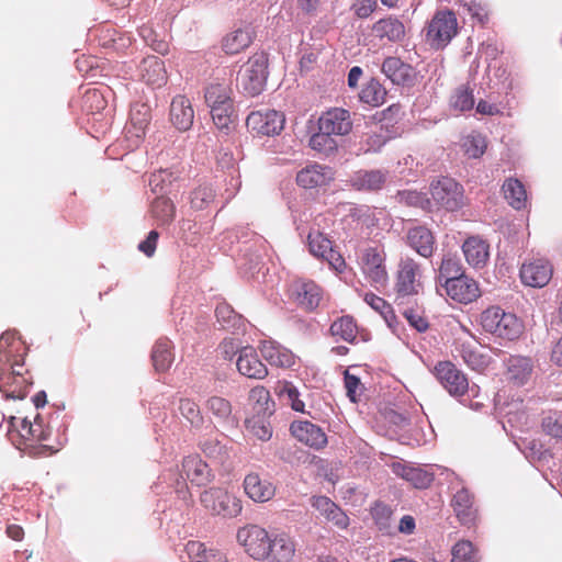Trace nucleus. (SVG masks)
<instances>
[{
	"instance_id": "obj_1",
	"label": "nucleus",
	"mask_w": 562,
	"mask_h": 562,
	"mask_svg": "<svg viewBox=\"0 0 562 562\" xmlns=\"http://www.w3.org/2000/svg\"><path fill=\"white\" fill-rule=\"evenodd\" d=\"M204 99L215 126L228 133L233 125V90L226 82H212L205 88Z\"/></svg>"
},
{
	"instance_id": "obj_2",
	"label": "nucleus",
	"mask_w": 562,
	"mask_h": 562,
	"mask_svg": "<svg viewBox=\"0 0 562 562\" xmlns=\"http://www.w3.org/2000/svg\"><path fill=\"white\" fill-rule=\"evenodd\" d=\"M268 77V57L266 53L254 54L238 72L237 81L243 91L249 95L259 94Z\"/></svg>"
},
{
	"instance_id": "obj_3",
	"label": "nucleus",
	"mask_w": 562,
	"mask_h": 562,
	"mask_svg": "<svg viewBox=\"0 0 562 562\" xmlns=\"http://www.w3.org/2000/svg\"><path fill=\"white\" fill-rule=\"evenodd\" d=\"M481 324L486 331L508 340L518 338L522 331V325L514 314L496 306L482 313Z\"/></svg>"
},
{
	"instance_id": "obj_4",
	"label": "nucleus",
	"mask_w": 562,
	"mask_h": 562,
	"mask_svg": "<svg viewBox=\"0 0 562 562\" xmlns=\"http://www.w3.org/2000/svg\"><path fill=\"white\" fill-rule=\"evenodd\" d=\"M202 505L210 512L223 517H236L241 512V501L222 488H210L201 494Z\"/></svg>"
},
{
	"instance_id": "obj_5",
	"label": "nucleus",
	"mask_w": 562,
	"mask_h": 562,
	"mask_svg": "<svg viewBox=\"0 0 562 562\" xmlns=\"http://www.w3.org/2000/svg\"><path fill=\"white\" fill-rule=\"evenodd\" d=\"M458 22L456 14L450 10L438 11L430 21L427 38L436 48L445 47L457 34Z\"/></svg>"
},
{
	"instance_id": "obj_6",
	"label": "nucleus",
	"mask_w": 562,
	"mask_h": 562,
	"mask_svg": "<svg viewBox=\"0 0 562 562\" xmlns=\"http://www.w3.org/2000/svg\"><path fill=\"white\" fill-rule=\"evenodd\" d=\"M395 289L397 300L417 295L423 290L422 269L415 260L406 258L400 262Z\"/></svg>"
},
{
	"instance_id": "obj_7",
	"label": "nucleus",
	"mask_w": 562,
	"mask_h": 562,
	"mask_svg": "<svg viewBox=\"0 0 562 562\" xmlns=\"http://www.w3.org/2000/svg\"><path fill=\"white\" fill-rule=\"evenodd\" d=\"M271 536L268 531L257 525H249L240 528L237 532V541L245 548V551L254 559L262 561Z\"/></svg>"
},
{
	"instance_id": "obj_8",
	"label": "nucleus",
	"mask_w": 562,
	"mask_h": 562,
	"mask_svg": "<svg viewBox=\"0 0 562 562\" xmlns=\"http://www.w3.org/2000/svg\"><path fill=\"white\" fill-rule=\"evenodd\" d=\"M310 252L328 262L329 267L341 272L345 269L342 256L333 248L331 240L319 231L312 229L307 236Z\"/></svg>"
},
{
	"instance_id": "obj_9",
	"label": "nucleus",
	"mask_w": 562,
	"mask_h": 562,
	"mask_svg": "<svg viewBox=\"0 0 562 562\" xmlns=\"http://www.w3.org/2000/svg\"><path fill=\"white\" fill-rule=\"evenodd\" d=\"M384 252L378 248H368L361 256V269L368 281L380 290L387 284Z\"/></svg>"
},
{
	"instance_id": "obj_10",
	"label": "nucleus",
	"mask_w": 562,
	"mask_h": 562,
	"mask_svg": "<svg viewBox=\"0 0 562 562\" xmlns=\"http://www.w3.org/2000/svg\"><path fill=\"white\" fill-rule=\"evenodd\" d=\"M431 196L437 205L448 211H454L463 203L462 188L448 177H443L431 184Z\"/></svg>"
},
{
	"instance_id": "obj_11",
	"label": "nucleus",
	"mask_w": 562,
	"mask_h": 562,
	"mask_svg": "<svg viewBox=\"0 0 562 562\" xmlns=\"http://www.w3.org/2000/svg\"><path fill=\"white\" fill-rule=\"evenodd\" d=\"M247 127L260 135L279 134L284 124V117L276 110H260L251 112L246 120Z\"/></svg>"
},
{
	"instance_id": "obj_12",
	"label": "nucleus",
	"mask_w": 562,
	"mask_h": 562,
	"mask_svg": "<svg viewBox=\"0 0 562 562\" xmlns=\"http://www.w3.org/2000/svg\"><path fill=\"white\" fill-rule=\"evenodd\" d=\"M435 374L442 386L453 396L463 395L469 387L465 375L450 361L439 362L435 367Z\"/></svg>"
},
{
	"instance_id": "obj_13",
	"label": "nucleus",
	"mask_w": 562,
	"mask_h": 562,
	"mask_svg": "<svg viewBox=\"0 0 562 562\" xmlns=\"http://www.w3.org/2000/svg\"><path fill=\"white\" fill-rule=\"evenodd\" d=\"M352 128V121L348 110L333 108L324 112L318 119V130L337 136L347 135Z\"/></svg>"
},
{
	"instance_id": "obj_14",
	"label": "nucleus",
	"mask_w": 562,
	"mask_h": 562,
	"mask_svg": "<svg viewBox=\"0 0 562 562\" xmlns=\"http://www.w3.org/2000/svg\"><path fill=\"white\" fill-rule=\"evenodd\" d=\"M291 295L299 306L315 310L323 300V291L314 281L297 280L291 285Z\"/></svg>"
},
{
	"instance_id": "obj_15",
	"label": "nucleus",
	"mask_w": 562,
	"mask_h": 562,
	"mask_svg": "<svg viewBox=\"0 0 562 562\" xmlns=\"http://www.w3.org/2000/svg\"><path fill=\"white\" fill-rule=\"evenodd\" d=\"M273 482L259 473L251 472L244 479V491L246 495L256 503H266L276 494Z\"/></svg>"
},
{
	"instance_id": "obj_16",
	"label": "nucleus",
	"mask_w": 562,
	"mask_h": 562,
	"mask_svg": "<svg viewBox=\"0 0 562 562\" xmlns=\"http://www.w3.org/2000/svg\"><path fill=\"white\" fill-rule=\"evenodd\" d=\"M552 266L549 261L537 259L522 265L520 278L524 284L532 288H542L548 284L552 278Z\"/></svg>"
},
{
	"instance_id": "obj_17",
	"label": "nucleus",
	"mask_w": 562,
	"mask_h": 562,
	"mask_svg": "<svg viewBox=\"0 0 562 562\" xmlns=\"http://www.w3.org/2000/svg\"><path fill=\"white\" fill-rule=\"evenodd\" d=\"M441 286L445 288L447 295L460 303L467 304L480 296L477 283L467 276L453 278L449 280V282H445Z\"/></svg>"
},
{
	"instance_id": "obj_18",
	"label": "nucleus",
	"mask_w": 562,
	"mask_h": 562,
	"mask_svg": "<svg viewBox=\"0 0 562 562\" xmlns=\"http://www.w3.org/2000/svg\"><path fill=\"white\" fill-rule=\"evenodd\" d=\"M290 430L299 441L316 450L324 448L327 443V437L323 429L311 422H293Z\"/></svg>"
},
{
	"instance_id": "obj_19",
	"label": "nucleus",
	"mask_w": 562,
	"mask_h": 562,
	"mask_svg": "<svg viewBox=\"0 0 562 562\" xmlns=\"http://www.w3.org/2000/svg\"><path fill=\"white\" fill-rule=\"evenodd\" d=\"M295 553V544L285 533L271 536L269 548L262 562H291Z\"/></svg>"
},
{
	"instance_id": "obj_20",
	"label": "nucleus",
	"mask_w": 562,
	"mask_h": 562,
	"mask_svg": "<svg viewBox=\"0 0 562 562\" xmlns=\"http://www.w3.org/2000/svg\"><path fill=\"white\" fill-rule=\"evenodd\" d=\"M333 179V170L329 167L317 164L305 167L296 176L297 184L305 189L325 187Z\"/></svg>"
},
{
	"instance_id": "obj_21",
	"label": "nucleus",
	"mask_w": 562,
	"mask_h": 562,
	"mask_svg": "<svg viewBox=\"0 0 562 562\" xmlns=\"http://www.w3.org/2000/svg\"><path fill=\"white\" fill-rule=\"evenodd\" d=\"M236 366L243 375L250 379H263L268 374L267 367L259 360L252 347H244L239 350Z\"/></svg>"
},
{
	"instance_id": "obj_22",
	"label": "nucleus",
	"mask_w": 562,
	"mask_h": 562,
	"mask_svg": "<svg viewBox=\"0 0 562 562\" xmlns=\"http://www.w3.org/2000/svg\"><path fill=\"white\" fill-rule=\"evenodd\" d=\"M194 119L191 102L183 95L173 98L170 105V121L179 131H188Z\"/></svg>"
},
{
	"instance_id": "obj_23",
	"label": "nucleus",
	"mask_w": 562,
	"mask_h": 562,
	"mask_svg": "<svg viewBox=\"0 0 562 562\" xmlns=\"http://www.w3.org/2000/svg\"><path fill=\"white\" fill-rule=\"evenodd\" d=\"M506 376L516 385L526 384L533 372V361L525 356H512L506 363Z\"/></svg>"
},
{
	"instance_id": "obj_24",
	"label": "nucleus",
	"mask_w": 562,
	"mask_h": 562,
	"mask_svg": "<svg viewBox=\"0 0 562 562\" xmlns=\"http://www.w3.org/2000/svg\"><path fill=\"white\" fill-rule=\"evenodd\" d=\"M312 506L336 527L340 529L348 527V516L330 498L326 496L313 497Z\"/></svg>"
},
{
	"instance_id": "obj_25",
	"label": "nucleus",
	"mask_w": 562,
	"mask_h": 562,
	"mask_svg": "<svg viewBox=\"0 0 562 562\" xmlns=\"http://www.w3.org/2000/svg\"><path fill=\"white\" fill-rule=\"evenodd\" d=\"M260 351L271 366L290 368L295 362V356L289 349L272 340H263L260 345Z\"/></svg>"
},
{
	"instance_id": "obj_26",
	"label": "nucleus",
	"mask_w": 562,
	"mask_h": 562,
	"mask_svg": "<svg viewBox=\"0 0 562 562\" xmlns=\"http://www.w3.org/2000/svg\"><path fill=\"white\" fill-rule=\"evenodd\" d=\"M408 245L420 256L428 258L432 255L435 248V238L432 233L425 226H416L407 232Z\"/></svg>"
},
{
	"instance_id": "obj_27",
	"label": "nucleus",
	"mask_w": 562,
	"mask_h": 562,
	"mask_svg": "<svg viewBox=\"0 0 562 562\" xmlns=\"http://www.w3.org/2000/svg\"><path fill=\"white\" fill-rule=\"evenodd\" d=\"M387 173L383 170H359L350 178V184L357 190H380L386 182Z\"/></svg>"
},
{
	"instance_id": "obj_28",
	"label": "nucleus",
	"mask_w": 562,
	"mask_h": 562,
	"mask_svg": "<svg viewBox=\"0 0 562 562\" xmlns=\"http://www.w3.org/2000/svg\"><path fill=\"white\" fill-rule=\"evenodd\" d=\"M462 249L470 266L482 268L486 265L490 250L485 240L479 237H470L463 243Z\"/></svg>"
},
{
	"instance_id": "obj_29",
	"label": "nucleus",
	"mask_w": 562,
	"mask_h": 562,
	"mask_svg": "<svg viewBox=\"0 0 562 562\" xmlns=\"http://www.w3.org/2000/svg\"><path fill=\"white\" fill-rule=\"evenodd\" d=\"M382 72L395 85H406L413 80V68L397 57H387L382 64Z\"/></svg>"
},
{
	"instance_id": "obj_30",
	"label": "nucleus",
	"mask_w": 562,
	"mask_h": 562,
	"mask_svg": "<svg viewBox=\"0 0 562 562\" xmlns=\"http://www.w3.org/2000/svg\"><path fill=\"white\" fill-rule=\"evenodd\" d=\"M391 468L395 475L411 482L417 488H426L432 482V475L419 468L400 461L393 462Z\"/></svg>"
},
{
	"instance_id": "obj_31",
	"label": "nucleus",
	"mask_w": 562,
	"mask_h": 562,
	"mask_svg": "<svg viewBox=\"0 0 562 562\" xmlns=\"http://www.w3.org/2000/svg\"><path fill=\"white\" fill-rule=\"evenodd\" d=\"M182 471L196 485H204L211 479L209 465L199 456L187 457L182 462Z\"/></svg>"
},
{
	"instance_id": "obj_32",
	"label": "nucleus",
	"mask_w": 562,
	"mask_h": 562,
	"mask_svg": "<svg viewBox=\"0 0 562 562\" xmlns=\"http://www.w3.org/2000/svg\"><path fill=\"white\" fill-rule=\"evenodd\" d=\"M254 31L251 26L238 27L224 37L223 49L227 54H238L250 45Z\"/></svg>"
},
{
	"instance_id": "obj_33",
	"label": "nucleus",
	"mask_w": 562,
	"mask_h": 562,
	"mask_svg": "<svg viewBox=\"0 0 562 562\" xmlns=\"http://www.w3.org/2000/svg\"><path fill=\"white\" fill-rule=\"evenodd\" d=\"M373 33L381 40L386 38L389 42H397L404 37L405 27L400 20L386 18L374 23Z\"/></svg>"
},
{
	"instance_id": "obj_34",
	"label": "nucleus",
	"mask_w": 562,
	"mask_h": 562,
	"mask_svg": "<svg viewBox=\"0 0 562 562\" xmlns=\"http://www.w3.org/2000/svg\"><path fill=\"white\" fill-rule=\"evenodd\" d=\"M186 550L192 562H228L224 553L207 549L204 543L199 541H189Z\"/></svg>"
},
{
	"instance_id": "obj_35",
	"label": "nucleus",
	"mask_w": 562,
	"mask_h": 562,
	"mask_svg": "<svg viewBox=\"0 0 562 562\" xmlns=\"http://www.w3.org/2000/svg\"><path fill=\"white\" fill-rule=\"evenodd\" d=\"M142 77L148 85L160 87L166 81L164 61L155 56L145 58L142 64Z\"/></svg>"
},
{
	"instance_id": "obj_36",
	"label": "nucleus",
	"mask_w": 562,
	"mask_h": 562,
	"mask_svg": "<svg viewBox=\"0 0 562 562\" xmlns=\"http://www.w3.org/2000/svg\"><path fill=\"white\" fill-rule=\"evenodd\" d=\"M477 348L479 345L473 338L459 342L457 347V351L463 361L474 370H480L487 362L485 357L479 352Z\"/></svg>"
},
{
	"instance_id": "obj_37",
	"label": "nucleus",
	"mask_w": 562,
	"mask_h": 562,
	"mask_svg": "<svg viewBox=\"0 0 562 562\" xmlns=\"http://www.w3.org/2000/svg\"><path fill=\"white\" fill-rule=\"evenodd\" d=\"M504 196L516 210H520L526 205L527 193L524 184L517 179H508L503 184Z\"/></svg>"
},
{
	"instance_id": "obj_38",
	"label": "nucleus",
	"mask_w": 562,
	"mask_h": 562,
	"mask_svg": "<svg viewBox=\"0 0 562 562\" xmlns=\"http://www.w3.org/2000/svg\"><path fill=\"white\" fill-rule=\"evenodd\" d=\"M150 108L146 103L133 104L130 113L131 126L136 137L145 134V130L150 122Z\"/></svg>"
},
{
	"instance_id": "obj_39",
	"label": "nucleus",
	"mask_w": 562,
	"mask_h": 562,
	"mask_svg": "<svg viewBox=\"0 0 562 562\" xmlns=\"http://www.w3.org/2000/svg\"><path fill=\"white\" fill-rule=\"evenodd\" d=\"M452 505L457 516L462 522L467 524L473 519V497L468 490L461 488L458 491L453 497Z\"/></svg>"
},
{
	"instance_id": "obj_40",
	"label": "nucleus",
	"mask_w": 562,
	"mask_h": 562,
	"mask_svg": "<svg viewBox=\"0 0 562 562\" xmlns=\"http://www.w3.org/2000/svg\"><path fill=\"white\" fill-rule=\"evenodd\" d=\"M331 335L347 342H353L358 335V327L350 316H342L330 326Z\"/></svg>"
},
{
	"instance_id": "obj_41",
	"label": "nucleus",
	"mask_w": 562,
	"mask_h": 562,
	"mask_svg": "<svg viewBox=\"0 0 562 562\" xmlns=\"http://www.w3.org/2000/svg\"><path fill=\"white\" fill-rule=\"evenodd\" d=\"M175 213L173 203L165 195H158L151 204L153 216L162 225L171 223Z\"/></svg>"
},
{
	"instance_id": "obj_42",
	"label": "nucleus",
	"mask_w": 562,
	"mask_h": 562,
	"mask_svg": "<svg viewBox=\"0 0 562 562\" xmlns=\"http://www.w3.org/2000/svg\"><path fill=\"white\" fill-rule=\"evenodd\" d=\"M151 359L157 371H166L173 361L170 341H157L153 349Z\"/></svg>"
},
{
	"instance_id": "obj_43",
	"label": "nucleus",
	"mask_w": 562,
	"mask_h": 562,
	"mask_svg": "<svg viewBox=\"0 0 562 562\" xmlns=\"http://www.w3.org/2000/svg\"><path fill=\"white\" fill-rule=\"evenodd\" d=\"M450 106L457 112L472 110L474 106L472 91L465 86L458 87L450 97Z\"/></svg>"
},
{
	"instance_id": "obj_44",
	"label": "nucleus",
	"mask_w": 562,
	"mask_h": 562,
	"mask_svg": "<svg viewBox=\"0 0 562 562\" xmlns=\"http://www.w3.org/2000/svg\"><path fill=\"white\" fill-rule=\"evenodd\" d=\"M386 91L376 80L368 82L360 92V100L373 106L382 104L385 100Z\"/></svg>"
},
{
	"instance_id": "obj_45",
	"label": "nucleus",
	"mask_w": 562,
	"mask_h": 562,
	"mask_svg": "<svg viewBox=\"0 0 562 562\" xmlns=\"http://www.w3.org/2000/svg\"><path fill=\"white\" fill-rule=\"evenodd\" d=\"M462 147L468 157L479 158L485 153L487 143L485 136L480 133L472 132L463 138Z\"/></svg>"
},
{
	"instance_id": "obj_46",
	"label": "nucleus",
	"mask_w": 562,
	"mask_h": 562,
	"mask_svg": "<svg viewBox=\"0 0 562 562\" xmlns=\"http://www.w3.org/2000/svg\"><path fill=\"white\" fill-rule=\"evenodd\" d=\"M331 136L333 134L318 130V132L313 134L310 138L311 148L324 155L335 153L337 143Z\"/></svg>"
},
{
	"instance_id": "obj_47",
	"label": "nucleus",
	"mask_w": 562,
	"mask_h": 562,
	"mask_svg": "<svg viewBox=\"0 0 562 562\" xmlns=\"http://www.w3.org/2000/svg\"><path fill=\"white\" fill-rule=\"evenodd\" d=\"M462 276V266L460 261L451 256L443 257L438 277L440 285L445 282H449V280H452L453 278H460Z\"/></svg>"
},
{
	"instance_id": "obj_48",
	"label": "nucleus",
	"mask_w": 562,
	"mask_h": 562,
	"mask_svg": "<svg viewBox=\"0 0 562 562\" xmlns=\"http://www.w3.org/2000/svg\"><path fill=\"white\" fill-rule=\"evenodd\" d=\"M201 449L215 463H223L228 457L226 446L216 438L205 439L201 443Z\"/></svg>"
},
{
	"instance_id": "obj_49",
	"label": "nucleus",
	"mask_w": 562,
	"mask_h": 562,
	"mask_svg": "<svg viewBox=\"0 0 562 562\" xmlns=\"http://www.w3.org/2000/svg\"><path fill=\"white\" fill-rule=\"evenodd\" d=\"M214 196L215 194L211 187L201 184L191 192V206L195 210H203L214 200Z\"/></svg>"
},
{
	"instance_id": "obj_50",
	"label": "nucleus",
	"mask_w": 562,
	"mask_h": 562,
	"mask_svg": "<svg viewBox=\"0 0 562 562\" xmlns=\"http://www.w3.org/2000/svg\"><path fill=\"white\" fill-rule=\"evenodd\" d=\"M451 562H479L476 551L470 541H459L452 549Z\"/></svg>"
},
{
	"instance_id": "obj_51",
	"label": "nucleus",
	"mask_w": 562,
	"mask_h": 562,
	"mask_svg": "<svg viewBox=\"0 0 562 562\" xmlns=\"http://www.w3.org/2000/svg\"><path fill=\"white\" fill-rule=\"evenodd\" d=\"M400 203L409 205V206H418L420 209H430L431 202L428 198H426L425 194L417 192V191H411V190H404L400 191L396 195Z\"/></svg>"
},
{
	"instance_id": "obj_52",
	"label": "nucleus",
	"mask_w": 562,
	"mask_h": 562,
	"mask_svg": "<svg viewBox=\"0 0 562 562\" xmlns=\"http://www.w3.org/2000/svg\"><path fill=\"white\" fill-rule=\"evenodd\" d=\"M206 408L217 418L227 420L232 415L231 403L220 396H212L206 402Z\"/></svg>"
},
{
	"instance_id": "obj_53",
	"label": "nucleus",
	"mask_w": 562,
	"mask_h": 562,
	"mask_svg": "<svg viewBox=\"0 0 562 562\" xmlns=\"http://www.w3.org/2000/svg\"><path fill=\"white\" fill-rule=\"evenodd\" d=\"M279 394L291 405L292 409L304 412V403L300 400V393L292 383L284 382L280 385Z\"/></svg>"
},
{
	"instance_id": "obj_54",
	"label": "nucleus",
	"mask_w": 562,
	"mask_h": 562,
	"mask_svg": "<svg viewBox=\"0 0 562 562\" xmlns=\"http://www.w3.org/2000/svg\"><path fill=\"white\" fill-rule=\"evenodd\" d=\"M458 4L471 15L472 19L483 23L487 19V9L480 0H458Z\"/></svg>"
},
{
	"instance_id": "obj_55",
	"label": "nucleus",
	"mask_w": 562,
	"mask_h": 562,
	"mask_svg": "<svg viewBox=\"0 0 562 562\" xmlns=\"http://www.w3.org/2000/svg\"><path fill=\"white\" fill-rule=\"evenodd\" d=\"M171 184V173L167 170H159L151 175L149 187L151 191L158 195H164L167 188Z\"/></svg>"
},
{
	"instance_id": "obj_56",
	"label": "nucleus",
	"mask_w": 562,
	"mask_h": 562,
	"mask_svg": "<svg viewBox=\"0 0 562 562\" xmlns=\"http://www.w3.org/2000/svg\"><path fill=\"white\" fill-rule=\"evenodd\" d=\"M249 400L257 405V412L263 415L269 411L270 394L263 386L254 387L250 391Z\"/></svg>"
},
{
	"instance_id": "obj_57",
	"label": "nucleus",
	"mask_w": 562,
	"mask_h": 562,
	"mask_svg": "<svg viewBox=\"0 0 562 562\" xmlns=\"http://www.w3.org/2000/svg\"><path fill=\"white\" fill-rule=\"evenodd\" d=\"M408 324L419 333L427 330L429 324L419 311L407 308L403 312Z\"/></svg>"
},
{
	"instance_id": "obj_58",
	"label": "nucleus",
	"mask_w": 562,
	"mask_h": 562,
	"mask_svg": "<svg viewBox=\"0 0 562 562\" xmlns=\"http://www.w3.org/2000/svg\"><path fill=\"white\" fill-rule=\"evenodd\" d=\"M179 409L183 417H186L191 424L199 423L200 409L199 406L191 400H181Z\"/></svg>"
},
{
	"instance_id": "obj_59",
	"label": "nucleus",
	"mask_w": 562,
	"mask_h": 562,
	"mask_svg": "<svg viewBox=\"0 0 562 562\" xmlns=\"http://www.w3.org/2000/svg\"><path fill=\"white\" fill-rule=\"evenodd\" d=\"M248 428L260 440H268L271 438L272 431L263 420L259 418H252L247 422Z\"/></svg>"
},
{
	"instance_id": "obj_60",
	"label": "nucleus",
	"mask_w": 562,
	"mask_h": 562,
	"mask_svg": "<svg viewBox=\"0 0 562 562\" xmlns=\"http://www.w3.org/2000/svg\"><path fill=\"white\" fill-rule=\"evenodd\" d=\"M345 386L347 390V395L351 400V402H357V396L360 394L359 390L361 386L360 380L352 374H349L348 371L345 372Z\"/></svg>"
},
{
	"instance_id": "obj_61",
	"label": "nucleus",
	"mask_w": 562,
	"mask_h": 562,
	"mask_svg": "<svg viewBox=\"0 0 562 562\" xmlns=\"http://www.w3.org/2000/svg\"><path fill=\"white\" fill-rule=\"evenodd\" d=\"M158 236L159 235L156 231L149 232L147 238L138 245V249L148 257L153 256L156 249Z\"/></svg>"
},
{
	"instance_id": "obj_62",
	"label": "nucleus",
	"mask_w": 562,
	"mask_h": 562,
	"mask_svg": "<svg viewBox=\"0 0 562 562\" xmlns=\"http://www.w3.org/2000/svg\"><path fill=\"white\" fill-rule=\"evenodd\" d=\"M376 0H359L356 4V14L359 18H368L374 10Z\"/></svg>"
},
{
	"instance_id": "obj_63",
	"label": "nucleus",
	"mask_w": 562,
	"mask_h": 562,
	"mask_svg": "<svg viewBox=\"0 0 562 562\" xmlns=\"http://www.w3.org/2000/svg\"><path fill=\"white\" fill-rule=\"evenodd\" d=\"M216 316L220 322H222L223 327L231 323V319L235 317L234 311L225 304H221L216 307Z\"/></svg>"
},
{
	"instance_id": "obj_64",
	"label": "nucleus",
	"mask_w": 562,
	"mask_h": 562,
	"mask_svg": "<svg viewBox=\"0 0 562 562\" xmlns=\"http://www.w3.org/2000/svg\"><path fill=\"white\" fill-rule=\"evenodd\" d=\"M237 350L238 345L232 339H225L220 346V351L226 359H231Z\"/></svg>"
}]
</instances>
